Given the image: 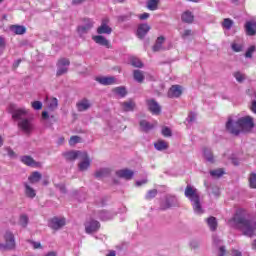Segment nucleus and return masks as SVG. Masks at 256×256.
I'll list each match as a JSON object with an SVG mask.
<instances>
[{"instance_id":"obj_1","label":"nucleus","mask_w":256,"mask_h":256,"mask_svg":"<svg viewBox=\"0 0 256 256\" xmlns=\"http://www.w3.org/2000/svg\"><path fill=\"white\" fill-rule=\"evenodd\" d=\"M228 225L241 229L246 237H253L256 233V222L247 220L239 213H236L234 217L228 221Z\"/></svg>"},{"instance_id":"obj_2","label":"nucleus","mask_w":256,"mask_h":256,"mask_svg":"<svg viewBox=\"0 0 256 256\" xmlns=\"http://www.w3.org/2000/svg\"><path fill=\"white\" fill-rule=\"evenodd\" d=\"M12 118L14 121H18V125L21 129H33L35 126L33 116L29 115V110H27V108L13 110Z\"/></svg>"},{"instance_id":"obj_3","label":"nucleus","mask_w":256,"mask_h":256,"mask_svg":"<svg viewBox=\"0 0 256 256\" xmlns=\"http://www.w3.org/2000/svg\"><path fill=\"white\" fill-rule=\"evenodd\" d=\"M235 127H241V129H253L255 123L251 116H245L237 118V116H229L226 122V129H235Z\"/></svg>"},{"instance_id":"obj_4","label":"nucleus","mask_w":256,"mask_h":256,"mask_svg":"<svg viewBox=\"0 0 256 256\" xmlns=\"http://www.w3.org/2000/svg\"><path fill=\"white\" fill-rule=\"evenodd\" d=\"M184 194L185 197L191 201L194 213L201 215V213H203V208L201 207V200L199 199V192L197 189L193 188L191 185H187Z\"/></svg>"},{"instance_id":"obj_5","label":"nucleus","mask_w":256,"mask_h":256,"mask_svg":"<svg viewBox=\"0 0 256 256\" xmlns=\"http://www.w3.org/2000/svg\"><path fill=\"white\" fill-rule=\"evenodd\" d=\"M4 240V244L0 243V251H11L15 249V235H13V232L6 231L4 234Z\"/></svg>"},{"instance_id":"obj_6","label":"nucleus","mask_w":256,"mask_h":256,"mask_svg":"<svg viewBox=\"0 0 256 256\" xmlns=\"http://www.w3.org/2000/svg\"><path fill=\"white\" fill-rule=\"evenodd\" d=\"M69 65H71V61L68 58H60L56 63V77L67 75L69 73Z\"/></svg>"},{"instance_id":"obj_7","label":"nucleus","mask_w":256,"mask_h":256,"mask_svg":"<svg viewBox=\"0 0 256 256\" xmlns=\"http://www.w3.org/2000/svg\"><path fill=\"white\" fill-rule=\"evenodd\" d=\"M179 206V200L177 197L168 195L165 197L164 200H162L160 204V208L165 210V209H171V207H178Z\"/></svg>"},{"instance_id":"obj_8","label":"nucleus","mask_w":256,"mask_h":256,"mask_svg":"<svg viewBox=\"0 0 256 256\" xmlns=\"http://www.w3.org/2000/svg\"><path fill=\"white\" fill-rule=\"evenodd\" d=\"M65 225H67V220L64 217H54L48 223V227L53 229V231H59Z\"/></svg>"},{"instance_id":"obj_9","label":"nucleus","mask_w":256,"mask_h":256,"mask_svg":"<svg viewBox=\"0 0 256 256\" xmlns=\"http://www.w3.org/2000/svg\"><path fill=\"white\" fill-rule=\"evenodd\" d=\"M80 163L78 164V168L80 171H87L91 165V159H89V155L87 152H82L80 154Z\"/></svg>"},{"instance_id":"obj_10","label":"nucleus","mask_w":256,"mask_h":256,"mask_svg":"<svg viewBox=\"0 0 256 256\" xmlns=\"http://www.w3.org/2000/svg\"><path fill=\"white\" fill-rule=\"evenodd\" d=\"M109 19L104 18L101 22V25L97 28L98 35H111L113 29L108 25Z\"/></svg>"},{"instance_id":"obj_11","label":"nucleus","mask_w":256,"mask_h":256,"mask_svg":"<svg viewBox=\"0 0 256 256\" xmlns=\"http://www.w3.org/2000/svg\"><path fill=\"white\" fill-rule=\"evenodd\" d=\"M99 227H101V225L97 220H89L85 223V231L88 234L99 231Z\"/></svg>"},{"instance_id":"obj_12","label":"nucleus","mask_w":256,"mask_h":256,"mask_svg":"<svg viewBox=\"0 0 256 256\" xmlns=\"http://www.w3.org/2000/svg\"><path fill=\"white\" fill-rule=\"evenodd\" d=\"M180 95H183V87L180 85H173L168 91V97L170 99H177Z\"/></svg>"},{"instance_id":"obj_13","label":"nucleus","mask_w":256,"mask_h":256,"mask_svg":"<svg viewBox=\"0 0 256 256\" xmlns=\"http://www.w3.org/2000/svg\"><path fill=\"white\" fill-rule=\"evenodd\" d=\"M149 31H151V26L148 24H140L138 26L136 35L138 37V39H144L145 35H147L149 33Z\"/></svg>"},{"instance_id":"obj_14","label":"nucleus","mask_w":256,"mask_h":256,"mask_svg":"<svg viewBox=\"0 0 256 256\" xmlns=\"http://www.w3.org/2000/svg\"><path fill=\"white\" fill-rule=\"evenodd\" d=\"M147 105L149 111H151V113L154 115H159L161 113V106L154 99L147 100Z\"/></svg>"},{"instance_id":"obj_15","label":"nucleus","mask_w":256,"mask_h":256,"mask_svg":"<svg viewBox=\"0 0 256 256\" xmlns=\"http://www.w3.org/2000/svg\"><path fill=\"white\" fill-rule=\"evenodd\" d=\"M76 107L79 112L87 111L88 109H91V100L83 98L77 102Z\"/></svg>"},{"instance_id":"obj_16","label":"nucleus","mask_w":256,"mask_h":256,"mask_svg":"<svg viewBox=\"0 0 256 256\" xmlns=\"http://www.w3.org/2000/svg\"><path fill=\"white\" fill-rule=\"evenodd\" d=\"M117 177H120L121 179H133V175H135V173L129 169H122V170H118L116 172Z\"/></svg>"},{"instance_id":"obj_17","label":"nucleus","mask_w":256,"mask_h":256,"mask_svg":"<svg viewBox=\"0 0 256 256\" xmlns=\"http://www.w3.org/2000/svg\"><path fill=\"white\" fill-rule=\"evenodd\" d=\"M21 161L28 167H41V163L36 162L31 156H22Z\"/></svg>"},{"instance_id":"obj_18","label":"nucleus","mask_w":256,"mask_h":256,"mask_svg":"<svg viewBox=\"0 0 256 256\" xmlns=\"http://www.w3.org/2000/svg\"><path fill=\"white\" fill-rule=\"evenodd\" d=\"M24 193L29 199H35L37 196V191H35L27 182L24 183Z\"/></svg>"},{"instance_id":"obj_19","label":"nucleus","mask_w":256,"mask_h":256,"mask_svg":"<svg viewBox=\"0 0 256 256\" xmlns=\"http://www.w3.org/2000/svg\"><path fill=\"white\" fill-rule=\"evenodd\" d=\"M81 151H68V152H65L63 154V156L65 157V159H67V161H75V159H79L81 157Z\"/></svg>"},{"instance_id":"obj_20","label":"nucleus","mask_w":256,"mask_h":256,"mask_svg":"<svg viewBox=\"0 0 256 256\" xmlns=\"http://www.w3.org/2000/svg\"><path fill=\"white\" fill-rule=\"evenodd\" d=\"M165 43V38L163 36H160L156 39V42L154 46L152 47V50L157 53L159 51H164L165 48L163 47V44Z\"/></svg>"},{"instance_id":"obj_21","label":"nucleus","mask_w":256,"mask_h":256,"mask_svg":"<svg viewBox=\"0 0 256 256\" xmlns=\"http://www.w3.org/2000/svg\"><path fill=\"white\" fill-rule=\"evenodd\" d=\"M10 31L14 33V35H25V33H27V28L21 25H11Z\"/></svg>"},{"instance_id":"obj_22","label":"nucleus","mask_w":256,"mask_h":256,"mask_svg":"<svg viewBox=\"0 0 256 256\" xmlns=\"http://www.w3.org/2000/svg\"><path fill=\"white\" fill-rule=\"evenodd\" d=\"M245 29H246L247 35H250V36L256 35V22L255 21L246 22Z\"/></svg>"},{"instance_id":"obj_23","label":"nucleus","mask_w":256,"mask_h":256,"mask_svg":"<svg viewBox=\"0 0 256 256\" xmlns=\"http://www.w3.org/2000/svg\"><path fill=\"white\" fill-rule=\"evenodd\" d=\"M96 81L101 85H114L115 77H97Z\"/></svg>"},{"instance_id":"obj_24","label":"nucleus","mask_w":256,"mask_h":256,"mask_svg":"<svg viewBox=\"0 0 256 256\" xmlns=\"http://www.w3.org/2000/svg\"><path fill=\"white\" fill-rule=\"evenodd\" d=\"M92 39L98 45H102L103 47H108L109 48V40H107V38H105V36H101V35L93 36Z\"/></svg>"},{"instance_id":"obj_25","label":"nucleus","mask_w":256,"mask_h":256,"mask_svg":"<svg viewBox=\"0 0 256 256\" xmlns=\"http://www.w3.org/2000/svg\"><path fill=\"white\" fill-rule=\"evenodd\" d=\"M154 147L157 151H166L169 149V144L165 140H158L154 143Z\"/></svg>"},{"instance_id":"obj_26","label":"nucleus","mask_w":256,"mask_h":256,"mask_svg":"<svg viewBox=\"0 0 256 256\" xmlns=\"http://www.w3.org/2000/svg\"><path fill=\"white\" fill-rule=\"evenodd\" d=\"M206 223L210 229V231H217V218L210 216L209 218L206 219Z\"/></svg>"},{"instance_id":"obj_27","label":"nucleus","mask_w":256,"mask_h":256,"mask_svg":"<svg viewBox=\"0 0 256 256\" xmlns=\"http://www.w3.org/2000/svg\"><path fill=\"white\" fill-rule=\"evenodd\" d=\"M121 105H122L123 111L129 112V111L135 110V102H133L132 100L123 102Z\"/></svg>"},{"instance_id":"obj_28","label":"nucleus","mask_w":256,"mask_h":256,"mask_svg":"<svg viewBox=\"0 0 256 256\" xmlns=\"http://www.w3.org/2000/svg\"><path fill=\"white\" fill-rule=\"evenodd\" d=\"M111 173V170L109 168H102L96 171L95 177L97 179H103V177H107Z\"/></svg>"},{"instance_id":"obj_29","label":"nucleus","mask_w":256,"mask_h":256,"mask_svg":"<svg viewBox=\"0 0 256 256\" xmlns=\"http://www.w3.org/2000/svg\"><path fill=\"white\" fill-rule=\"evenodd\" d=\"M181 19L184 23H193V19H195V16H193V13H191V11H186L182 14Z\"/></svg>"},{"instance_id":"obj_30","label":"nucleus","mask_w":256,"mask_h":256,"mask_svg":"<svg viewBox=\"0 0 256 256\" xmlns=\"http://www.w3.org/2000/svg\"><path fill=\"white\" fill-rule=\"evenodd\" d=\"M57 107H59V100H57V98L52 97V98L48 99V109L50 111H55V109H57Z\"/></svg>"},{"instance_id":"obj_31","label":"nucleus","mask_w":256,"mask_h":256,"mask_svg":"<svg viewBox=\"0 0 256 256\" xmlns=\"http://www.w3.org/2000/svg\"><path fill=\"white\" fill-rule=\"evenodd\" d=\"M133 75H134V79H135V81H137V83H143V81H145V74H143V71L134 70Z\"/></svg>"},{"instance_id":"obj_32","label":"nucleus","mask_w":256,"mask_h":256,"mask_svg":"<svg viewBox=\"0 0 256 256\" xmlns=\"http://www.w3.org/2000/svg\"><path fill=\"white\" fill-rule=\"evenodd\" d=\"M204 159L208 161L209 163H213L215 161V158H213V153L211 152V149L205 148L203 150Z\"/></svg>"},{"instance_id":"obj_33","label":"nucleus","mask_w":256,"mask_h":256,"mask_svg":"<svg viewBox=\"0 0 256 256\" xmlns=\"http://www.w3.org/2000/svg\"><path fill=\"white\" fill-rule=\"evenodd\" d=\"M28 181L30 183H39L41 181V173L39 172H33L29 177Z\"/></svg>"},{"instance_id":"obj_34","label":"nucleus","mask_w":256,"mask_h":256,"mask_svg":"<svg viewBox=\"0 0 256 256\" xmlns=\"http://www.w3.org/2000/svg\"><path fill=\"white\" fill-rule=\"evenodd\" d=\"M113 213L109 212V211H102L100 212L99 214V218L102 220V221H109L112 217H113Z\"/></svg>"},{"instance_id":"obj_35","label":"nucleus","mask_w":256,"mask_h":256,"mask_svg":"<svg viewBox=\"0 0 256 256\" xmlns=\"http://www.w3.org/2000/svg\"><path fill=\"white\" fill-rule=\"evenodd\" d=\"M158 5H159V0H149V1L147 2V8H148L150 11H156Z\"/></svg>"},{"instance_id":"obj_36","label":"nucleus","mask_w":256,"mask_h":256,"mask_svg":"<svg viewBox=\"0 0 256 256\" xmlns=\"http://www.w3.org/2000/svg\"><path fill=\"white\" fill-rule=\"evenodd\" d=\"M233 76L235 77L236 81H238V83H243V81L247 79V76L240 71L234 72Z\"/></svg>"},{"instance_id":"obj_37","label":"nucleus","mask_w":256,"mask_h":256,"mask_svg":"<svg viewBox=\"0 0 256 256\" xmlns=\"http://www.w3.org/2000/svg\"><path fill=\"white\" fill-rule=\"evenodd\" d=\"M130 63L133 67H138V68L143 67V62H141V60H139V58L137 57H131Z\"/></svg>"},{"instance_id":"obj_38","label":"nucleus","mask_w":256,"mask_h":256,"mask_svg":"<svg viewBox=\"0 0 256 256\" xmlns=\"http://www.w3.org/2000/svg\"><path fill=\"white\" fill-rule=\"evenodd\" d=\"M222 27L224 29H227V31H229L231 27H233V20L229 18L224 19V21L222 22Z\"/></svg>"},{"instance_id":"obj_39","label":"nucleus","mask_w":256,"mask_h":256,"mask_svg":"<svg viewBox=\"0 0 256 256\" xmlns=\"http://www.w3.org/2000/svg\"><path fill=\"white\" fill-rule=\"evenodd\" d=\"M224 173H225V171H223V169H221V168L210 171V175L212 177H221L224 175Z\"/></svg>"},{"instance_id":"obj_40","label":"nucleus","mask_w":256,"mask_h":256,"mask_svg":"<svg viewBox=\"0 0 256 256\" xmlns=\"http://www.w3.org/2000/svg\"><path fill=\"white\" fill-rule=\"evenodd\" d=\"M116 95H120V97H125L127 95V90L124 87H117L114 89Z\"/></svg>"},{"instance_id":"obj_41","label":"nucleus","mask_w":256,"mask_h":256,"mask_svg":"<svg viewBox=\"0 0 256 256\" xmlns=\"http://www.w3.org/2000/svg\"><path fill=\"white\" fill-rule=\"evenodd\" d=\"M248 130L245 129H229L228 133H230V135H234L235 137H237L238 135H241V133H245Z\"/></svg>"},{"instance_id":"obj_42","label":"nucleus","mask_w":256,"mask_h":256,"mask_svg":"<svg viewBox=\"0 0 256 256\" xmlns=\"http://www.w3.org/2000/svg\"><path fill=\"white\" fill-rule=\"evenodd\" d=\"M249 185L251 189H256V174L252 173L249 177Z\"/></svg>"},{"instance_id":"obj_43","label":"nucleus","mask_w":256,"mask_h":256,"mask_svg":"<svg viewBox=\"0 0 256 256\" xmlns=\"http://www.w3.org/2000/svg\"><path fill=\"white\" fill-rule=\"evenodd\" d=\"M77 143H81V137L72 136L69 140V145H71V147H73L74 145H77Z\"/></svg>"},{"instance_id":"obj_44","label":"nucleus","mask_w":256,"mask_h":256,"mask_svg":"<svg viewBox=\"0 0 256 256\" xmlns=\"http://www.w3.org/2000/svg\"><path fill=\"white\" fill-rule=\"evenodd\" d=\"M4 151H6L8 157H10V159H15V157H17V154L15 153V151H13V149H11V147H5Z\"/></svg>"},{"instance_id":"obj_45","label":"nucleus","mask_w":256,"mask_h":256,"mask_svg":"<svg viewBox=\"0 0 256 256\" xmlns=\"http://www.w3.org/2000/svg\"><path fill=\"white\" fill-rule=\"evenodd\" d=\"M89 30H91V24L89 26H79L78 27V33H80V35H84V33H87Z\"/></svg>"},{"instance_id":"obj_46","label":"nucleus","mask_w":256,"mask_h":256,"mask_svg":"<svg viewBox=\"0 0 256 256\" xmlns=\"http://www.w3.org/2000/svg\"><path fill=\"white\" fill-rule=\"evenodd\" d=\"M140 127L141 129H153V124H150L149 122L145 121V120H142L140 121Z\"/></svg>"},{"instance_id":"obj_47","label":"nucleus","mask_w":256,"mask_h":256,"mask_svg":"<svg viewBox=\"0 0 256 256\" xmlns=\"http://www.w3.org/2000/svg\"><path fill=\"white\" fill-rule=\"evenodd\" d=\"M232 50L235 51V53H241V51H243V45L242 44H237V43H232L231 45Z\"/></svg>"},{"instance_id":"obj_48","label":"nucleus","mask_w":256,"mask_h":256,"mask_svg":"<svg viewBox=\"0 0 256 256\" xmlns=\"http://www.w3.org/2000/svg\"><path fill=\"white\" fill-rule=\"evenodd\" d=\"M254 51H256L255 46H250V47L247 49L246 53H245V57H246L247 59H251V57H253V52H254Z\"/></svg>"},{"instance_id":"obj_49","label":"nucleus","mask_w":256,"mask_h":256,"mask_svg":"<svg viewBox=\"0 0 256 256\" xmlns=\"http://www.w3.org/2000/svg\"><path fill=\"white\" fill-rule=\"evenodd\" d=\"M28 223H29V218L27 217V215H21L20 216V225L22 227H27Z\"/></svg>"},{"instance_id":"obj_50","label":"nucleus","mask_w":256,"mask_h":256,"mask_svg":"<svg viewBox=\"0 0 256 256\" xmlns=\"http://www.w3.org/2000/svg\"><path fill=\"white\" fill-rule=\"evenodd\" d=\"M32 107L36 111H40V109H43V103H41V101H34V102H32Z\"/></svg>"},{"instance_id":"obj_51","label":"nucleus","mask_w":256,"mask_h":256,"mask_svg":"<svg viewBox=\"0 0 256 256\" xmlns=\"http://www.w3.org/2000/svg\"><path fill=\"white\" fill-rule=\"evenodd\" d=\"M157 196V190H150L148 191L147 195H146V199H153Z\"/></svg>"},{"instance_id":"obj_52","label":"nucleus","mask_w":256,"mask_h":256,"mask_svg":"<svg viewBox=\"0 0 256 256\" xmlns=\"http://www.w3.org/2000/svg\"><path fill=\"white\" fill-rule=\"evenodd\" d=\"M196 119H197V114L191 112L188 115L187 121H188V123H195Z\"/></svg>"},{"instance_id":"obj_53","label":"nucleus","mask_w":256,"mask_h":256,"mask_svg":"<svg viewBox=\"0 0 256 256\" xmlns=\"http://www.w3.org/2000/svg\"><path fill=\"white\" fill-rule=\"evenodd\" d=\"M193 35V31L191 30H184V32L181 34L182 39H187V37H191Z\"/></svg>"},{"instance_id":"obj_54","label":"nucleus","mask_w":256,"mask_h":256,"mask_svg":"<svg viewBox=\"0 0 256 256\" xmlns=\"http://www.w3.org/2000/svg\"><path fill=\"white\" fill-rule=\"evenodd\" d=\"M162 135L164 137H171V135H172L171 129H163L162 130Z\"/></svg>"},{"instance_id":"obj_55","label":"nucleus","mask_w":256,"mask_h":256,"mask_svg":"<svg viewBox=\"0 0 256 256\" xmlns=\"http://www.w3.org/2000/svg\"><path fill=\"white\" fill-rule=\"evenodd\" d=\"M7 42L3 36H0V49H5Z\"/></svg>"},{"instance_id":"obj_56","label":"nucleus","mask_w":256,"mask_h":256,"mask_svg":"<svg viewBox=\"0 0 256 256\" xmlns=\"http://www.w3.org/2000/svg\"><path fill=\"white\" fill-rule=\"evenodd\" d=\"M139 19H140L141 21H145V19H149V13L145 12V13H143V14H140V15H139Z\"/></svg>"},{"instance_id":"obj_57","label":"nucleus","mask_w":256,"mask_h":256,"mask_svg":"<svg viewBox=\"0 0 256 256\" xmlns=\"http://www.w3.org/2000/svg\"><path fill=\"white\" fill-rule=\"evenodd\" d=\"M32 246L34 249H41V242H32Z\"/></svg>"},{"instance_id":"obj_58","label":"nucleus","mask_w":256,"mask_h":256,"mask_svg":"<svg viewBox=\"0 0 256 256\" xmlns=\"http://www.w3.org/2000/svg\"><path fill=\"white\" fill-rule=\"evenodd\" d=\"M250 109H251L252 113H256V101L255 100L252 102Z\"/></svg>"},{"instance_id":"obj_59","label":"nucleus","mask_w":256,"mask_h":256,"mask_svg":"<svg viewBox=\"0 0 256 256\" xmlns=\"http://www.w3.org/2000/svg\"><path fill=\"white\" fill-rule=\"evenodd\" d=\"M81 3H85V0H72V5H81Z\"/></svg>"},{"instance_id":"obj_60","label":"nucleus","mask_w":256,"mask_h":256,"mask_svg":"<svg viewBox=\"0 0 256 256\" xmlns=\"http://www.w3.org/2000/svg\"><path fill=\"white\" fill-rule=\"evenodd\" d=\"M89 25H91V29H92V27H93V25H94V22H93V20H91V19H86V24H85V26H86V27H89Z\"/></svg>"},{"instance_id":"obj_61","label":"nucleus","mask_w":256,"mask_h":256,"mask_svg":"<svg viewBox=\"0 0 256 256\" xmlns=\"http://www.w3.org/2000/svg\"><path fill=\"white\" fill-rule=\"evenodd\" d=\"M213 243L215 245H219V243H221V239H219V237L217 236H213Z\"/></svg>"},{"instance_id":"obj_62","label":"nucleus","mask_w":256,"mask_h":256,"mask_svg":"<svg viewBox=\"0 0 256 256\" xmlns=\"http://www.w3.org/2000/svg\"><path fill=\"white\" fill-rule=\"evenodd\" d=\"M42 119H44V120L49 119V113L46 111L42 112Z\"/></svg>"},{"instance_id":"obj_63","label":"nucleus","mask_w":256,"mask_h":256,"mask_svg":"<svg viewBox=\"0 0 256 256\" xmlns=\"http://www.w3.org/2000/svg\"><path fill=\"white\" fill-rule=\"evenodd\" d=\"M219 251H220L219 256H225V247L221 246Z\"/></svg>"},{"instance_id":"obj_64","label":"nucleus","mask_w":256,"mask_h":256,"mask_svg":"<svg viewBox=\"0 0 256 256\" xmlns=\"http://www.w3.org/2000/svg\"><path fill=\"white\" fill-rule=\"evenodd\" d=\"M232 256H243V255L241 254V252H239V251H237V250H234V251L232 252Z\"/></svg>"}]
</instances>
